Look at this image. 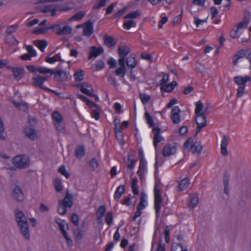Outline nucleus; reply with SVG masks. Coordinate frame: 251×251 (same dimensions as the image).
<instances>
[{
  "instance_id": "ea45409f",
  "label": "nucleus",
  "mask_w": 251,
  "mask_h": 251,
  "mask_svg": "<svg viewBox=\"0 0 251 251\" xmlns=\"http://www.w3.org/2000/svg\"><path fill=\"white\" fill-rule=\"evenodd\" d=\"M54 188L57 192H61L62 191L63 186L61 179L57 178L54 180Z\"/></svg>"
},
{
  "instance_id": "20e7f679",
  "label": "nucleus",
  "mask_w": 251,
  "mask_h": 251,
  "mask_svg": "<svg viewBox=\"0 0 251 251\" xmlns=\"http://www.w3.org/2000/svg\"><path fill=\"white\" fill-rule=\"evenodd\" d=\"M154 209L156 213V216H158V213L161 208L160 204L162 202L160 191L157 188L156 184L154 186Z\"/></svg>"
},
{
  "instance_id": "a19ab883",
  "label": "nucleus",
  "mask_w": 251,
  "mask_h": 251,
  "mask_svg": "<svg viewBox=\"0 0 251 251\" xmlns=\"http://www.w3.org/2000/svg\"><path fill=\"white\" fill-rule=\"evenodd\" d=\"M136 25V22L132 19L125 21L123 24L124 28L129 30L132 27H134Z\"/></svg>"
},
{
  "instance_id": "5fc2aeb1",
  "label": "nucleus",
  "mask_w": 251,
  "mask_h": 251,
  "mask_svg": "<svg viewBox=\"0 0 251 251\" xmlns=\"http://www.w3.org/2000/svg\"><path fill=\"white\" fill-rule=\"evenodd\" d=\"M58 172L67 178H69L70 176V174L67 172L65 167L64 166H60L58 170Z\"/></svg>"
},
{
  "instance_id": "aec40b11",
  "label": "nucleus",
  "mask_w": 251,
  "mask_h": 251,
  "mask_svg": "<svg viewBox=\"0 0 251 251\" xmlns=\"http://www.w3.org/2000/svg\"><path fill=\"white\" fill-rule=\"evenodd\" d=\"M229 182V176L227 171H226L223 176V184L224 185V193L227 195L229 194V189L228 186Z\"/></svg>"
},
{
  "instance_id": "2eb2a0df",
  "label": "nucleus",
  "mask_w": 251,
  "mask_h": 251,
  "mask_svg": "<svg viewBox=\"0 0 251 251\" xmlns=\"http://www.w3.org/2000/svg\"><path fill=\"white\" fill-rule=\"evenodd\" d=\"M13 197L18 201H22L23 197V193L20 187L17 185L13 191Z\"/></svg>"
},
{
  "instance_id": "bb28decb",
  "label": "nucleus",
  "mask_w": 251,
  "mask_h": 251,
  "mask_svg": "<svg viewBox=\"0 0 251 251\" xmlns=\"http://www.w3.org/2000/svg\"><path fill=\"white\" fill-rule=\"evenodd\" d=\"M15 215L17 224H18V222H20V223H21L24 222L25 221H27L23 212L21 210H16L15 212Z\"/></svg>"
},
{
  "instance_id": "a211bd4d",
  "label": "nucleus",
  "mask_w": 251,
  "mask_h": 251,
  "mask_svg": "<svg viewBox=\"0 0 251 251\" xmlns=\"http://www.w3.org/2000/svg\"><path fill=\"white\" fill-rule=\"evenodd\" d=\"M76 86L77 87H79L80 91L83 94H84V92L83 91L84 90H86L87 91H90V92L91 91H94L92 85L86 82H83L82 83L78 84L76 85Z\"/></svg>"
},
{
  "instance_id": "ddd939ff",
  "label": "nucleus",
  "mask_w": 251,
  "mask_h": 251,
  "mask_svg": "<svg viewBox=\"0 0 251 251\" xmlns=\"http://www.w3.org/2000/svg\"><path fill=\"white\" fill-rule=\"evenodd\" d=\"M228 143V141L226 135H224L221 141V154L224 156H226L228 154V151L226 149Z\"/></svg>"
},
{
  "instance_id": "8fccbe9b",
  "label": "nucleus",
  "mask_w": 251,
  "mask_h": 251,
  "mask_svg": "<svg viewBox=\"0 0 251 251\" xmlns=\"http://www.w3.org/2000/svg\"><path fill=\"white\" fill-rule=\"evenodd\" d=\"M49 29L48 27H45L44 28H37L32 31L33 34L39 35L41 34L46 33Z\"/></svg>"
},
{
  "instance_id": "a878e982",
  "label": "nucleus",
  "mask_w": 251,
  "mask_h": 251,
  "mask_svg": "<svg viewBox=\"0 0 251 251\" xmlns=\"http://www.w3.org/2000/svg\"><path fill=\"white\" fill-rule=\"evenodd\" d=\"M72 28L70 25H66L56 31V34L58 35H68L72 33Z\"/></svg>"
},
{
  "instance_id": "7c9ffc66",
  "label": "nucleus",
  "mask_w": 251,
  "mask_h": 251,
  "mask_svg": "<svg viewBox=\"0 0 251 251\" xmlns=\"http://www.w3.org/2000/svg\"><path fill=\"white\" fill-rule=\"evenodd\" d=\"M118 52L120 57H125L130 52V49L126 46L119 47Z\"/></svg>"
},
{
  "instance_id": "13d9d810",
  "label": "nucleus",
  "mask_w": 251,
  "mask_h": 251,
  "mask_svg": "<svg viewBox=\"0 0 251 251\" xmlns=\"http://www.w3.org/2000/svg\"><path fill=\"white\" fill-rule=\"evenodd\" d=\"M109 0H99V2L98 4H96L93 9H99L100 8L106 5V2Z\"/></svg>"
},
{
  "instance_id": "b1692460",
  "label": "nucleus",
  "mask_w": 251,
  "mask_h": 251,
  "mask_svg": "<svg viewBox=\"0 0 251 251\" xmlns=\"http://www.w3.org/2000/svg\"><path fill=\"white\" fill-rule=\"evenodd\" d=\"M190 184V180L188 178H185L181 180L178 185L179 191H181L187 188Z\"/></svg>"
},
{
  "instance_id": "49530a36",
  "label": "nucleus",
  "mask_w": 251,
  "mask_h": 251,
  "mask_svg": "<svg viewBox=\"0 0 251 251\" xmlns=\"http://www.w3.org/2000/svg\"><path fill=\"white\" fill-rule=\"evenodd\" d=\"M92 107H95L96 109L93 110L92 112V117H94L96 120H99L100 118V109L97 104V106H92Z\"/></svg>"
},
{
  "instance_id": "cd10ccee",
  "label": "nucleus",
  "mask_w": 251,
  "mask_h": 251,
  "mask_svg": "<svg viewBox=\"0 0 251 251\" xmlns=\"http://www.w3.org/2000/svg\"><path fill=\"white\" fill-rule=\"evenodd\" d=\"M34 43L42 51L44 50L48 45L47 42L45 40H36L34 42Z\"/></svg>"
},
{
  "instance_id": "39448f33",
  "label": "nucleus",
  "mask_w": 251,
  "mask_h": 251,
  "mask_svg": "<svg viewBox=\"0 0 251 251\" xmlns=\"http://www.w3.org/2000/svg\"><path fill=\"white\" fill-rule=\"evenodd\" d=\"M17 225L20 228L22 235L25 239L29 240L30 239V234L28 229V224L27 221H25L21 223H20V222H18Z\"/></svg>"
},
{
  "instance_id": "f257e3e1",
  "label": "nucleus",
  "mask_w": 251,
  "mask_h": 251,
  "mask_svg": "<svg viewBox=\"0 0 251 251\" xmlns=\"http://www.w3.org/2000/svg\"><path fill=\"white\" fill-rule=\"evenodd\" d=\"M74 197V195L70 193L68 190L66 191L64 199L58 201L57 212L59 214L64 215L67 213V208H71L73 205Z\"/></svg>"
},
{
  "instance_id": "0e129e2a",
  "label": "nucleus",
  "mask_w": 251,
  "mask_h": 251,
  "mask_svg": "<svg viewBox=\"0 0 251 251\" xmlns=\"http://www.w3.org/2000/svg\"><path fill=\"white\" fill-rule=\"evenodd\" d=\"M127 161L130 163L127 164L128 168L131 170L134 168L135 164L137 161L136 159H130L129 155H128Z\"/></svg>"
},
{
  "instance_id": "473e14b6",
  "label": "nucleus",
  "mask_w": 251,
  "mask_h": 251,
  "mask_svg": "<svg viewBox=\"0 0 251 251\" xmlns=\"http://www.w3.org/2000/svg\"><path fill=\"white\" fill-rule=\"evenodd\" d=\"M5 42L6 44L11 45H17L19 43L16 38L11 35H6L5 37Z\"/></svg>"
},
{
  "instance_id": "dca6fc26",
  "label": "nucleus",
  "mask_w": 251,
  "mask_h": 251,
  "mask_svg": "<svg viewBox=\"0 0 251 251\" xmlns=\"http://www.w3.org/2000/svg\"><path fill=\"white\" fill-rule=\"evenodd\" d=\"M104 44L108 48H111L115 46L116 41L112 36H108L105 35L103 38Z\"/></svg>"
},
{
  "instance_id": "f03ea898",
  "label": "nucleus",
  "mask_w": 251,
  "mask_h": 251,
  "mask_svg": "<svg viewBox=\"0 0 251 251\" xmlns=\"http://www.w3.org/2000/svg\"><path fill=\"white\" fill-rule=\"evenodd\" d=\"M191 144L190 150L193 154L199 155L202 149V146L200 142H195L193 143V139L192 138H188L184 144V148L188 147Z\"/></svg>"
},
{
  "instance_id": "58836bf2",
  "label": "nucleus",
  "mask_w": 251,
  "mask_h": 251,
  "mask_svg": "<svg viewBox=\"0 0 251 251\" xmlns=\"http://www.w3.org/2000/svg\"><path fill=\"white\" fill-rule=\"evenodd\" d=\"M191 13L194 17V23L196 25L197 27H199L200 25H202L203 23L206 22L208 17L205 19L201 20L197 17V15L193 11H191Z\"/></svg>"
},
{
  "instance_id": "f3484780",
  "label": "nucleus",
  "mask_w": 251,
  "mask_h": 251,
  "mask_svg": "<svg viewBox=\"0 0 251 251\" xmlns=\"http://www.w3.org/2000/svg\"><path fill=\"white\" fill-rule=\"evenodd\" d=\"M25 70L22 68H17L13 69V75L14 78L19 80L21 79L24 75Z\"/></svg>"
},
{
  "instance_id": "3c124183",
  "label": "nucleus",
  "mask_w": 251,
  "mask_h": 251,
  "mask_svg": "<svg viewBox=\"0 0 251 251\" xmlns=\"http://www.w3.org/2000/svg\"><path fill=\"white\" fill-rule=\"evenodd\" d=\"M106 209V208L105 205H101L96 212V216L103 217L105 213Z\"/></svg>"
},
{
  "instance_id": "680f3d73",
  "label": "nucleus",
  "mask_w": 251,
  "mask_h": 251,
  "mask_svg": "<svg viewBox=\"0 0 251 251\" xmlns=\"http://www.w3.org/2000/svg\"><path fill=\"white\" fill-rule=\"evenodd\" d=\"M164 138L161 137L160 134L154 136L153 138V145L154 147L156 148L157 146V144L162 141Z\"/></svg>"
},
{
  "instance_id": "c756f323",
  "label": "nucleus",
  "mask_w": 251,
  "mask_h": 251,
  "mask_svg": "<svg viewBox=\"0 0 251 251\" xmlns=\"http://www.w3.org/2000/svg\"><path fill=\"white\" fill-rule=\"evenodd\" d=\"M77 97L78 99H79L85 102L86 103V104L91 108H92V106H97V104L96 103H95L94 102L90 100L89 99H88L87 97L81 94H78Z\"/></svg>"
},
{
  "instance_id": "7ed1b4c3",
  "label": "nucleus",
  "mask_w": 251,
  "mask_h": 251,
  "mask_svg": "<svg viewBox=\"0 0 251 251\" xmlns=\"http://www.w3.org/2000/svg\"><path fill=\"white\" fill-rule=\"evenodd\" d=\"M14 165L18 168H25L29 165V159L25 155H17L13 159Z\"/></svg>"
},
{
  "instance_id": "6e6d98bb",
  "label": "nucleus",
  "mask_w": 251,
  "mask_h": 251,
  "mask_svg": "<svg viewBox=\"0 0 251 251\" xmlns=\"http://www.w3.org/2000/svg\"><path fill=\"white\" fill-rule=\"evenodd\" d=\"M25 49L28 52V54H29L31 57H34L37 55L36 51L33 49L32 46L27 45L26 46Z\"/></svg>"
},
{
  "instance_id": "4468645a",
  "label": "nucleus",
  "mask_w": 251,
  "mask_h": 251,
  "mask_svg": "<svg viewBox=\"0 0 251 251\" xmlns=\"http://www.w3.org/2000/svg\"><path fill=\"white\" fill-rule=\"evenodd\" d=\"M233 80L238 85L241 86H245L248 81H251V77L247 75L244 77L237 76L233 78Z\"/></svg>"
},
{
  "instance_id": "2f4dec72",
  "label": "nucleus",
  "mask_w": 251,
  "mask_h": 251,
  "mask_svg": "<svg viewBox=\"0 0 251 251\" xmlns=\"http://www.w3.org/2000/svg\"><path fill=\"white\" fill-rule=\"evenodd\" d=\"M63 62L64 60L61 58L60 53L56 54L52 57H48L46 59V61L48 63L52 64L56 61Z\"/></svg>"
},
{
  "instance_id": "603ef678",
  "label": "nucleus",
  "mask_w": 251,
  "mask_h": 251,
  "mask_svg": "<svg viewBox=\"0 0 251 251\" xmlns=\"http://www.w3.org/2000/svg\"><path fill=\"white\" fill-rule=\"evenodd\" d=\"M18 25H14L9 26L6 30V33L7 35H10L11 33L14 32L18 28Z\"/></svg>"
},
{
  "instance_id": "37998d69",
  "label": "nucleus",
  "mask_w": 251,
  "mask_h": 251,
  "mask_svg": "<svg viewBox=\"0 0 251 251\" xmlns=\"http://www.w3.org/2000/svg\"><path fill=\"white\" fill-rule=\"evenodd\" d=\"M104 66V62L102 60H99L96 64L92 66V68L94 71H97L103 69Z\"/></svg>"
},
{
  "instance_id": "393cba45",
  "label": "nucleus",
  "mask_w": 251,
  "mask_h": 251,
  "mask_svg": "<svg viewBox=\"0 0 251 251\" xmlns=\"http://www.w3.org/2000/svg\"><path fill=\"white\" fill-rule=\"evenodd\" d=\"M126 189L125 185H120L118 186L115 192L114 195V199H119L122 195L125 193Z\"/></svg>"
},
{
  "instance_id": "6ab92c4d",
  "label": "nucleus",
  "mask_w": 251,
  "mask_h": 251,
  "mask_svg": "<svg viewBox=\"0 0 251 251\" xmlns=\"http://www.w3.org/2000/svg\"><path fill=\"white\" fill-rule=\"evenodd\" d=\"M24 132L26 136L32 140H35L37 137L36 131L33 128H26L25 129Z\"/></svg>"
},
{
  "instance_id": "0eeeda50",
  "label": "nucleus",
  "mask_w": 251,
  "mask_h": 251,
  "mask_svg": "<svg viewBox=\"0 0 251 251\" xmlns=\"http://www.w3.org/2000/svg\"><path fill=\"white\" fill-rule=\"evenodd\" d=\"M176 151V144L173 145H166L163 149L162 154L164 156H170L175 154Z\"/></svg>"
},
{
  "instance_id": "bf43d9fd",
  "label": "nucleus",
  "mask_w": 251,
  "mask_h": 251,
  "mask_svg": "<svg viewBox=\"0 0 251 251\" xmlns=\"http://www.w3.org/2000/svg\"><path fill=\"white\" fill-rule=\"evenodd\" d=\"M4 132V127L3 122L1 118H0V139L2 140H5V137L3 136Z\"/></svg>"
},
{
  "instance_id": "5701e85b",
  "label": "nucleus",
  "mask_w": 251,
  "mask_h": 251,
  "mask_svg": "<svg viewBox=\"0 0 251 251\" xmlns=\"http://www.w3.org/2000/svg\"><path fill=\"white\" fill-rule=\"evenodd\" d=\"M126 63L127 67L131 68H135L137 65V61L134 55H130L126 58Z\"/></svg>"
},
{
  "instance_id": "c9c22d12",
  "label": "nucleus",
  "mask_w": 251,
  "mask_h": 251,
  "mask_svg": "<svg viewBox=\"0 0 251 251\" xmlns=\"http://www.w3.org/2000/svg\"><path fill=\"white\" fill-rule=\"evenodd\" d=\"M85 155V150L83 146H79L75 150V156L77 158H81Z\"/></svg>"
},
{
  "instance_id": "423d86ee",
  "label": "nucleus",
  "mask_w": 251,
  "mask_h": 251,
  "mask_svg": "<svg viewBox=\"0 0 251 251\" xmlns=\"http://www.w3.org/2000/svg\"><path fill=\"white\" fill-rule=\"evenodd\" d=\"M181 111L179 107L178 106H174L171 111V118L175 124H178L180 122L179 114Z\"/></svg>"
},
{
  "instance_id": "72a5a7b5",
  "label": "nucleus",
  "mask_w": 251,
  "mask_h": 251,
  "mask_svg": "<svg viewBox=\"0 0 251 251\" xmlns=\"http://www.w3.org/2000/svg\"><path fill=\"white\" fill-rule=\"evenodd\" d=\"M73 233L75 238L77 242H80L83 236V232L80 228H76L73 230Z\"/></svg>"
},
{
  "instance_id": "e2e57ef3",
  "label": "nucleus",
  "mask_w": 251,
  "mask_h": 251,
  "mask_svg": "<svg viewBox=\"0 0 251 251\" xmlns=\"http://www.w3.org/2000/svg\"><path fill=\"white\" fill-rule=\"evenodd\" d=\"M116 139L118 140L119 143L121 146H123L125 144V142L124 140V136H123V133H116Z\"/></svg>"
},
{
  "instance_id": "f8f14e48",
  "label": "nucleus",
  "mask_w": 251,
  "mask_h": 251,
  "mask_svg": "<svg viewBox=\"0 0 251 251\" xmlns=\"http://www.w3.org/2000/svg\"><path fill=\"white\" fill-rule=\"evenodd\" d=\"M251 14L247 10H245L244 11V16L242 20V21L239 22L237 25L236 28L239 29L242 28H246L248 24L249 23L250 20Z\"/></svg>"
},
{
  "instance_id": "4be33fe9",
  "label": "nucleus",
  "mask_w": 251,
  "mask_h": 251,
  "mask_svg": "<svg viewBox=\"0 0 251 251\" xmlns=\"http://www.w3.org/2000/svg\"><path fill=\"white\" fill-rule=\"evenodd\" d=\"M199 202V198L198 194H195L192 196L190 198V202L188 206L190 209L193 210L198 204Z\"/></svg>"
},
{
  "instance_id": "1a4fd4ad",
  "label": "nucleus",
  "mask_w": 251,
  "mask_h": 251,
  "mask_svg": "<svg viewBox=\"0 0 251 251\" xmlns=\"http://www.w3.org/2000/svg\"><path fill=\"white\" fill-rule=\"evenodd\" d=\"M32 84L35 87H39L40 89L46 91H50V89L45 87L43 85L44 82L41 78V76L40 75H36L32 78Z\"/></svg>"
},
{
  "instance_id": "c85d7f7f",
  "label": "nucleus",
  "mask_w": 251,
  "mask_h": 251,
  "mask_svg": "<svg viewBox=\"0 0 251 251\" xmlns=\"http://www.w3.org/2000/svg\"><path fill=\"white\" fill-rule=\"evenodd\" d=\"M196 63L198 64V66H196L195 71L197 73L204 75L207 73V69L205 67L204 65L199 63L198 61H197Z\"/></svg>"
},
{
  "instance_id": "864d4df0",
  "label": "nucleus",
  "mask_w": 251,
  "mask_h": 251,
  "mask_svg": "<svg viewBox=\"0 0 251 251\" xmlns=\"http://www.w3.org/2000/svg\"><path fill=\"white\" fill-rule=\"evenodd\" d=\"M71 221L75 226H77L79 224L78 215L76 213H73L71 216Z\"/></svg>"
},
{
  "instance_id": "4d7b16f0",
  "label": "nucleus",
  "mask_w": 251,
  "mask_h": 251,
  "mask_svg": "<svg viewBox=\"0 0 251 251\" xmlns=\"http://www.w3.org/2000/svg\"><path fill=\"white\" fill-rule=\"evenodd\" d=\"M105 221L109 226L113 222V216L112 211H108L106 214Z\"/></svg>"
},
{
  "instance_id": "a18cd8bd",
  "label": "nucleus",
  "mask_w": 251,
  "mask_h": 251,
  "mask_svg": "<svg viewBox=\"0 0 251 251\" xmlns=\"http://www.w3.org/2000/svg\"><path fill=\"white\" fill-rule=\"evenodd\" d=\"M126 68L119 67L115 71V74L116 75L123 78L126 74Z\"/></svg>"
},
{
  "instance_id": "4c0bfd02",
  "label": "nucleus",
  "mask_w": 251,
  "mask_h": 251,
  "mask_svg": "<svg viewBox=\"0 0 251 251\" xmlns=\"http://www.w3.org/2000/svg\"><path fill=\"white\" fill-rule=\"evenodd\" d=\"M84 72L82 70L77 71L74 74V78L77 81H80L83 80L84 76Z\"/></svg>"
},
{
  "instance_id": "412c9836",
  "label": "nucleus",
  "mask_w": 251,
  "mask_h": 251,
  "mask_svg": "<svg viewBox=\"0 0 251 251\" xmlns=\"http://www.w3.org/2000/svg\"><path fill=\"white\" fill-rule=\"evenodd\" d=\"M195 121L196 124H197V123L200 124V125L204 124L205 126H206L207 125L206 118L205 116V115H203V114L196 115Z\"/></svg>"
},
{
  "instance_id": "9b49d317",
  "label": "nucleus",
  "mask_w": 251,
  "mask_h": 251,
  "mask_svg": "<svg viewBox=\"0 0 251 251\" xmlns=\"http://www.w3.org/2000/svg\"><path fill=\"white\" fill-rule=\"evenodd\" d=\"M90 54L88 56V59H91L92 57H97L99 55L102 54L104 52L103 48L101 46L97 48L96 46H92L90 48Z\"/></svg>"
},
{
  "instance_id": "69168bd1",
  "label": "nucleus",
  "mask_w": 251,
  "mask_h": 251,
  "mask_svg": "<svg viewBox=\"0 0 251 251\" xmlns=\"http://www.w3.org/2000/svg\"><path fill=\"white\" fill-rule=\"evenodd\" d=\"M163 75L162 79L160 81L159 84L162 86L165 85L169 80V75L168 74H165L162 73Z\"/></svg>"
},
{
  "instance_id": "de8ad7c7",
  "label": "nucleus",
  "mask_w": 251,
  "mask_h": 251,
  "mask_svg": "<svg viewBox=\"0 0 251 251\" xmlns=\"http://www.w3.org/2000/svg\"><path fill=\"white\" fill-rule=\"evenodd\" d=\"M203 108V104L201 100H199L196 103V109L195 111V115L201 114V111Z\"/></svg>"
},
{
  "instance_id": "6e6552de",
  "label": "nucleus",
  "mask_w": 251,
  "mask_h": 251,
  "mask_svg": "<svg viewBox=\"0 0 251 251\" xmlns=\"http://www.w3.org/2000/svg\"><path fill=\"white\" fill-rule=\"evenodd\" d=\"M53 75L54 79L57 81H65L68 78L66 72L63 70H58L55 72L52 70L51 75Z\"/></svg>"
},
{
  "instance_id": "774afa93",
  "label": "nucleus",
  "mask_w": 251,
  "mask_h": 251,
  "mask_svg": "<svg viewBox=\"0 0 251 251\" xmlns=\"http://www.w3.org/2000/svg\"><path fill=\"white\" fill-rule=\"evenodd\" d=\"M107 64L109 65L110 68H115L116 67V61L112 57H110L107 61Z\"/></svg>"
},
{
  "instance_id": "052dcab7",
  "label": "nucleus",
  "mask_w": 251,
  "mask_h": 251,
  "mask_svg": "<svg viewBox=\"0 0 251 251\" xmlns=\"http://www.w3.org/2000/svg\"><path fill=\"white\" fill-rule=\"evenodd\" d=\"M37 72H39L40 74H46L47 73L51 74L52 69L40 67L37 68Z\"/></svg>"
},
{
  "instance_id": "f704fd0d",
  "label": "nucleus",
  "mask_w": 251,
  "mask_h": 251,
  "mask_svg": "<svg viewBox=\"0 0 251 251\" xmlns=\"http://www.w3.org/2000/svg\"><path fill=\"white\" fill-rule=\"evenodd\" d=\"M141 11L140 10H136L135 11H133V12H130V13H128V14L126 15L124 17V18L125 19H136V18H138V17H139L140 16H141Z\"/></svg>"
},
{
  "instance_id": "09e8293b",
  "label": "nucleus",
  "mask_w": 251,
  "mask_h": 251,
  "mask_svg": "<svg viewBox=\"0 0 251 251\" xmlns=\"http://www.w3.org/2000/svg\"><path fill=\"white\" fill-rule=\"evenodd\" d=\"M139 98L143 104L148 103L151 100V96L145 94L140 93L139 94Z\"/></svg>"
},
{
  "instance_id": "e433bc0d",
  "label": "nucleus",
  "mask_w": 251,
  "mask_h": 251,
  "mask_svg": "<svg viewBox=\"0 0 251 251\" xmlns=\"http://www.w3.org/2000/svg\"><path fill=\"white\" fill-rule=\"evenodd\" d=\"M146 194L144 193H141L140 202L137 206V209L141 210L145 208V204L144 203L146 202L145 200Z\"/></svg>"
},
{
  "instance_id": "338daca9",
  "label": "nucleus",
  "mask_w": 251,
  "mask_h": 251,
  "mask_svg": "<svg viewBox=\"0 0 251 251\" xmlns=\"http://www.w3.org/2000/svg\"><path fill=\"white\" fill-rule=\"evenodd\" d=\"M89 165L93 170H95L98 167V162L97 159L94 158L89 161Z\"/></svg>"
},
{
  "instance_id": "9d476101",
  "label": "nucleus",
  "mask_w": 251,
  "mask_h": 251,
  "mask_svg": "<svg viewBox=\"0 0 251 251\" xmlns=\"http://www.w3.org/2000/svg\"><path fill=\"white\" fill-rule=\"evenodd\" d=\"M93 32V24L91 20H89L84 24L83 35L85 36L90 37Z\"/></svg>"
},
{
  "instance_id": "c03bdc74",
  "label": "nucleus",
  "mask_w": 251,
  "mask_h": 251,
  "mask_svg": "<svg viewBox=\"0 0 251 251\" xmlns=\"http://www.w3.org/2000/svg\"><path fill=\"white\" fill-rule=\"evenodd\" d=\"M52 118L56 123H62L63 121V117L61 114L57 111L53 112L52 114Z\"/></svg>"
},
{
  "instance_id": "79ce46f5",
  "label": "nucleus",
  "mask_w": 251,
  "mask_h": 251,
  "mask_svg": "<svg viewBox=\"0 0 251 251\" xmlns=\"http://www.w3.org/2000/svg\"><path fill=\"white\" fill-rule=\"evenodd\" d=\"M145 118L150 127H152L154 126L153 120L148 112L145 113Z\"/></svg>"
}]
</instances>
